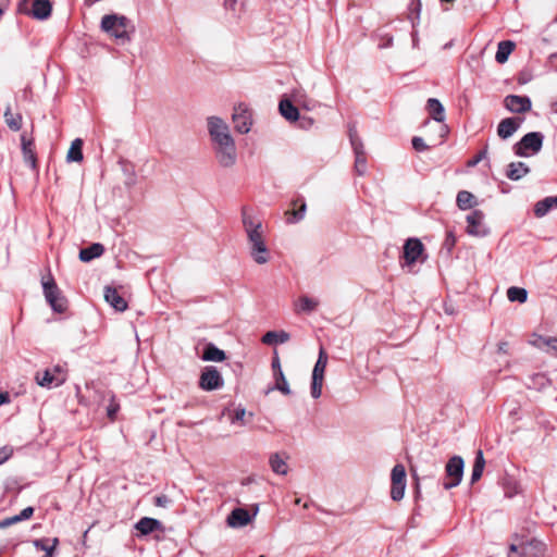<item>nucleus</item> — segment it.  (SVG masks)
Instances as JSON below:
<instances>
[{
	"mask_svg": "<svg viewBox=\"0 0 557 557\" xmlns=\"http://www.w3.org/2000/svg\"><path fill=\"white\" fill-rule=\"evenodd\" d=\"M207 129L218 164L223 169L235 166L237 147L228 124L222 117L211 115L207 117Z\"/></svg>",
	"mask_w": 557,
	"mask_h": 557,
	"instance_id": "obj_1",
	"label": "nucleus"
},
{
	"mask_svg": "<svg viewBox=\"0 0 557 557\" xmlns=\"http://www.w3.org/2000/svg\"><path fill=\"white\" fill-rule=\"evenodd\" d=\"M242 222L250 257L258 264L267 263L271 258V252L265 240V226L258 216L245 208L242 211Z\"/></svg>",
	"mask_w": 557,
	"mask_h": 557,
	"instance_id": "obj_2",
	"label": "nucleus"
},
{
	"mask_svg": "<svg viewBox=\"0 0 557 557\" xmlns=\"http://www.w3.org/2000/svg\"><path fill=\"white\" fill-rule=\"evenodd\" d=\"M101 29L114 37L120 44L131 41V33L134 32V25L124 15L107 14L101 18Z\"/></svg>",
	"mask_w": 557,
	"mask_h": 557,
	"instance_id": "obj_3",
	"label": "nucleus"
},
{
	"mask_svg": "<svg viewBox=\"0 0 557 557\" xmlns=\"http://www.w3.org/2000/svg\"><path fill=\"white\" fill-rule=\"evenodd\" d=\"M232 121L237 133H249L253 124L252 109L245 102L235 103L233 107Z\"/></svg>",
	"mask_w": 557,
	"mask_h": 557,
	"instance_id": "obj_4",
	"label": "nucleus"
},
{
	"mask_svg": "<svg viewBox=\"0 0 557 557\" xmlns=\"http://www.w3.org/2000/svg\"><path fill=\"white\" fill-rule=\"evenodd\" d=\"M544 135L540 132H531L525 134L513 146V151L519 157H529L541 151L543 146Z\"/></svg>",
	"mask_w": 557,
	"mask_h": 557,
	"instance_id": "obj_5",
	"label": "nucleus"
},
{
	"mask_svg": "<svg viewBox=\"0 0 557 557\" xmlns=\"http://www.w3.org/2000/svg\"><path fill=\"white\" fill-rule=\"evenodd\" d=\"M465 462L460 456H453L445 466L443 487L450 490L460 484L463 475Z\"/></svg>",
	"mask_w": 557,
	"mask_h": 557,
	"instance_id": "obj_6",
	"label": "nucleus"
},
{
	"mask_svg": "<svg viewBox=\"0 0 557 557\" xmlns=\"http://www.w3.org/2000/svg\"><path fill=\"white\" fill-rule=\"evenodd\" d=\"M38 385L46 388H53L62 385L66 381V373L60 366L38 371L35 375Z\"/></svg>",
	"mask_w": 557,
	"mask_h": 557,
	"instance_id": "obj_7",
	"label": "nucleus"
},
{
	"mask_svg": "<svg viewBox=\"0 0 557 557\" xmlns=\"http://www.w3.org/2000/svg\"><path fill=\"white\" fill-rule=\"evenodd\" d=\"M327 359L329 357L326 351L321 347L318 360L312 371L311 396L315 399L319 398L322 394L324 372L327 364Z\"/></svg>",
	"mask_w": 557,
	"mask_h": 557,
	"instance_id": "obj_8",
	"label": "nucleus"
},
{
	"mask_svg": "<svg viewBox=\"0 0 557 557\" xmlns=\"http://www.w3.org/2000/svg\"><path fill=\"white\" fill-rule=\"evenodd\" d=\"M44 293L47 301L53 309V311L63 313L67 308V301L65 297L61 294L54 281L51 278L48 282L42 283Z\"/></svg>",
	"mask_w": 557,
	"mask_h": 557,
	"instance_id": "obj_9",
	"label": "nucleus"
},
{
	"mask_svg": "<svg viewBox=\"0 0 557 557\" xmlns=\"http://www.w3.org/2000/svg\"><path fill=\"white\" fill-rule=\"evenodd\" d=\"M221 373L214 367H206L199 379V386L203 391H215L223 386Z\"/></svg>",
	"mask_w": 557,
	"mask_h": 557,
	"instance_id": "obj_10",
	"label": "nucleus"
},
{
	"mask_svg": "<svg viewBox=\"0 0 557 557\" xmlns=\"http://www.w3.org/2000/svg\"><path fill=\"white\" fill-rule=\"evenodd\" d=\"M484 213L481 210H474L467 216V233L472 236L483 237L490 233L484 224Z\"/></svg>",
	"mask_w": 557,
	"mask_h": 557,
	"instance_id": "obj_11",
	"label": "nucleus"
},
{
	"mask_svg": "<svg viewBox=\"0 0 557 557\" xmlns=\"http://www.w3.org/2000/svg\"><path fill=\"white\" fill-rule=\"evenodd\" d=\"M504 106L512 113H524L531 110L532 102L528 96L508 95L504 99Z\"/></svg>",
	"mask_w": 557,
	"mask_h": 557,
	"instance_id": "obj_12",
	"label": "nucleus"
},
{
	"mask_svg": "<svg viewBox=\"0 0 557 557\" xmlns=\"http://www.w3.org/2000/svg\"><path fill=\"white\" fill-rule=\"evenodd\" d=\"M423 244L418 238H409L404 245V259L407 265H411L418 261L423 252Z\"/></svg>",
	"mask_w": 557,
	"mask_h": 557,
	"instance_id": "obj_13",
	"label": "nucleus"
},
{
	"mask_svg": "<svg viewBox=\"0 0 557 557\" xmlns=\"http://www.w3.org/2000/svg\"><path fill=\"white\" fill-rule=\"evenodd\" d=\"M250 515L244 508H235L228 515L226 522L231 528H242L247 525L250 522Z\"/></svg>",
	"mask_w": 557,
	"mask_h": 557,
	"instance_id": "obj_14",
	"label": "nucleus"
},
{
	"mask_svg": "<svg viewBox=\"0 0 557 557\" xmlns=\"http://www.w3.org/2000/svg\"><path fill=\"white\" fill-rule=\"evenodd\" d=\"M530 343L541 350L552 352L557 356V337L534 335Z\"/></svg>",
	"mask_w": 557,
	"mask_h": 557,
	"instance_id": "obj_15",
	"label": "nucleus"
},
{
	"mask_svg": "<svg viewBox=\"0 0 557 557\" xmlns=\"http://www.w3.org/2000/svg\"><path fill=\"white\" fill-rule=\"evenodd\" d=\"M104 299L109 302L116 311L123 312L127 308L126 300L117 293L113 287L107 286L104 288Z\"/></svg>",
	"mask_w": 557,
	"mask_h": 557,
	"instance_id": "obj_16",
	"label": "nucleus"
},
{
	"mask_svg": "<svg viewBox=\"0 0 557 557\" xmlns=\"http://www.w3.org/2000/svg\"><path fill=\"white\" fill-rule=\"evenodd\" d=\"M520 126V121L513 117H506L502 120L497 126V135L502 139L511 137Z\"/></svg>",
	"mask_w": 557,
	"mask_h": 557,
	"instance_id": "obj_17",
	"label": "nucleus"
},
{
	"mask_svg": "<svg viewBox=\"0 0 557 557\" xmlns=\"http://www.w3.org/2000/svg\"><path fill=\"white\" fill-rule=\"evenodd\" d=\"M135 528L141 535H148L154 531L163 530L162 523L153 518L144 517L136 524Z\"/></svg>",
	"mask_w": 557,
	"mask_h": 557,
	"instance_id": "obj_18",
	"label": "nucleus"
},
{
	"mask_svg": "<svg viewBox=\"0 0 557 557\" xmlns=\"http://www.w3.org/2000/svg\"><path fill=\"white\" fill-rule=\"evenodd\" d=\"M52 5L49 0H34L32 15L37 20H47L51 15Z\"/></svg>",
	"mask_w": 557,
	"mask_h": 557,
	"instance_id": "obj_19",
	"label": "nucleus"
},
{
	"mask_svg": "<svg viewBox=\"0 0 557 557\" xmlns=\"http://www.w3.org/2000/svg\"><path fill=\"white\" fill-rule=\"evenodd\" d=\"M530 172L524 162H511L507 166L506 176L511 181H519Z\"/></svg>",
	"mask_w": 557,
	"mask_h": 557,
	"instance_id": "obj_20",
	"label": "nucleus"
},
{
	"mask_svg": "<svg viewBox=\"0 0 557 557\" xmlns=\"http://www.w3.org/2000/svg\"><path fill=\"white\" fill-rule=\"evenodd\" d=\"M557 208V195L546 197L537 201L534 206V214L536 218L545 216L550 209Z\"/></svg>",
	"mask_w": 557,
	"mask_h": 557,
	"instance_id": "obj_21",
	"label": "nucleus"
},
{
	"mask_svg": "<svg viewBox=\"0 0 557 557\" xmlns=\"http://www.w3.org/2000/svg\"><path fill=\"white\" fill-rule=\"evenodd\" d=\"M281 115L290 123H296L300 117L298 108L289 99H281Z\"/></svg>",
	"mask_w": 557,
	"mask_h": 557,
	"instance_id": "obj_22",
	"label": "nucleus"
},
{
	"mask_svg": "<svg viewBox=\"0 0 557 557\" xmlns=\"http://www.w3.org/2000/svg\"><path fill=\"white\" fill-rule=\"evenodd\" d=\"M103 252L104 247L99 243H95L79 251V260L83 262H89L92 259L100 257Z\"/></svg>",
	"mask_w": 557,
	"mask_h": 557,
	"instance_id": "obj_23",
	"label": "nucleus"
},
{
	"mask_svg": "<svg viewBox=\"0 0 557 557\" xmlns=\"http://www.w3.org/2000/svg\"><path fill=\"white\" fill-rule=\"evenodd\" d=\"M428 110L432 119L436 122H444L445 120V110L441 101L436 98H430L428 100Z\"/></svg>",
	"mask_w": 557,
	"mask_h": 557,
	"instance_id": "obj_24",
	"label": "nucleus"
},
{
	"mask_svg": "<svg viewBox=\"0 0 557 557\" xmlns=\"http://www.w3.org/2000/svg\"><path fill=\"white\" fill-rule=\"evenodd\" d=\"M34 513L33 507L24 508L18 515L5 518L0 521V528L5 529L12 524L29 519Z\"/></svg>",
	"mask_w": 557,
	"mask_h": 557,
	"instance_id": "obj_25",
	"label": "nucleus"
},
{
	"mask_svg": "<svg viewBox=\"0 0 557 557\" xmlns=\"http://www.w3.org/2000/svg\"><path fill=\"white\" fill-rule=\"evenodd\" d=\"M3 117L7 126L11 131L17 132L21 129L23 117L20 113H13L10 106L7 107Z\"/></svg>",
	"mask_w": 557,
	"mask_h": 557,
	"instance_id": "obj_26",
	"label": "nucleus"
},
{
	"mask_svg": "<svg viewBox=\"0 0 557 557\" xmlns=\"http://www.w3.org/2000/svg\"><path fill=\"white\" fill-rule=\"evenodd\" d=\"M225 358H226L225 352L223 350H221L220 348H218L215 345L210 343L205 347L203 355H202L203 360L221 362V361L225 360Z\"/></svg>",
	"mask_w": 557,
	"mask_h": 557,
	"instance_id": "obj_27",
	"label": "nucleus"
},
{
	"mask_svg": "<svg viewBox=\"0 0 557 557\" xmlns=\"http://www.w3.org/2000/svg\"><path fill=\"white\" fill-rule=\"evenodd\" d=\"M456 202L460 210H468L476 205L474 195L467 190H460L457 194Z\"/></svg>",
	"mask_w": 557,
	"mask_h": 557,
	"instance_id": "obj_28",
	"label": "nucleus"
},
{
	"mask_svg": "<svg viewBox=\"0 0 557 557\" xmlns=\"http://www.w3.org/2000/svg\"><path fill=\"white\" fill-rule=\"evenodd\" d=\"M82 148L83 140L81 138L74 139L66 154L67 162H81L84 158Z\"/></svg>",
	"mask_w": 557,
	"mask_h": 557,
	"instance_id": "obj_29",
	"label": "nucleus"
},
{
	"mask_svg": "<svg viewBox=\"0 0 557 557\" xmlns=\"http://www.w3.org/2000/svg\"><path fill=\"white\" fill-rule=\"evenodd\" d=\"M484 467H485V459L483 456V451L478 450L475 459H474L473 468H472V473H471V484L475 483L476 481H479L481 479V476L483 474Z\"/></svg>",
	"mask_w": 557,
	"mask_h": 557,
	"instance_id": "obj_30",
	"label": "nucleus"
},
{
	"mask_svg": "<svg viewBox=\"0 0 557 557\" xmlns=\"http://www.w3.org/2000/svg\"><path fill=\"white\" fill-rule=\"evenodd\" d=\"M22 141V151L24 161L29 164L33 169L36 168V156L34 150L32 149V141L28 140L25 135H22L21 137Z\"/></svg>",
	"mask_w": 557,
	"mask_h": 557,
	"instance_id": "obj_31",
	"label": "nucleus"
},
{
	"mask_svg": "<svg viewBox=\"0 0 557 557\" xmlns=\"http://www.w3.org/2000/svg\"><path fill=\"white\" fill-rule=\"evenodd\" d=\"M515 44L511 41H500L495 54V60L498 63H505L508 60L509 54L512 52Z\"/></svg>",
	"mask_w": 557,
	"mask_h": 557,
	"instance_id": "obj_32",
	"label": "nucleus"
},
{
	"mask_svg": "<svg viewBox=\"0 0 557 557\" xmlns=\"http://www.w3.org/2000/svg\"><path fill=\"white\" fill-rule=\"evenodd\" d=\"M59 539L58 537H53V539H48V537H44V539H37L33 542L34 546L38 549V550H42L45 553H48L50 550H57V547L59 545Z\"/></svg>",
	"mask_w": 557,
	"mask_h": 557,
	"instance_id": "obj_33",
	"label": "nucleus"
},
{
	"mask_svg": "<svg viewBox=\"0 0 557 557\" xmlns=\"http://www.w3.org/2000/svg\"><path fill=\"white\" fill-rule=\"evenodd\" d=\"M355 153V170L358 175H364L367 172V157L363 147L352 149Z\"/></svg>",
	"mask_w": 557,
	"mask_h": 557,
	"instance_id": "obj_34",
	"label": "nucleus"
},
{
	"mask_svg": "<svg viewBox=\"0 0 557 557\" xmlns=\"http://www.w3.org/2000/svg\"><path fill=\"white\" fill-rule=\"evenodd\" d=\"M319 302L318 300L313 298H309L307 296H304L299 298V300L296 302V310L298 312H312L317 309Z\"/></svg>",
	"mask_w": 557,
	"mask_h": 557,
	"instance_id": "obj_35",
	"label": "nucleus"
},
{
	"mask_svg": "<svg viewBox=\"0 0 557 557\" xmlns=\"http://www.w3.org/2000/svg\"><path fill=\"white\" fill-rule=\"evenodd\" d=\"M507 298L512 302L523 304L527 301L528 292L524 288L512 286L507 289Z\"/></svg>",
	"mask_w": 557,
	"mask_h": 557,
	"instance_id": "obj_36",
	"label": "nucleus"
},
{
	"mask_svg": "<svg viewBox=\"0 0 557 557\" xmlns=\"http://www.w3.org/2000/svg\"><path fill=\"white\" fill-rule=\"evenodd\" d=\"M251 412L247 413L244 408L238 407L234 410L230 419L232 424L239 423L240 425H246L251 420Z\"/></svg>",
	"mask_w": 557,
	"mask_h": 557,
	"instance_id": "obj_37",
	"label": "nucleus"
},
{
	"mask_svg": "<svg viewBox=\"0 0 557 557\" xmlns=\"http://www.w3.org/2000/svg\"><path fill=\"white\" fill-rule=\"evenodd\" d=\"M306 212V203L304 201L300 202L298 209L294 208L293 210H287L285 212L286 222L287 223H296L304 219Z\"/></svg>",
	"mask_w": 557,
	"mask_h": 557,
	"instance_id": "obj_38",
	"label": "nucleus"
},
{
	"mask_svg": "<svg viewBox=\"0 0 557 557\" xmlns=\"http://www.w3.org/2000/svg\"><path fill=\"white\" fill-rule=\"evenodd\" d=\"M271 366H272V370H273L274 382H273L272 386H270L265 389V394H269L272 391L278 389V352L276 349H274V355L272 358Z\"/></svg>",
	"mask_w": 557,
	"mask_h": 557,
	"instance_id": "obj_39",
	"label": "nucleus"
},
{
	"mask_svg": "<svg viewBox=\"0 0 557 557\" xmlns=\"http://www.w3.org/2000/svg\"><path fill=\"white\" fill-rule=\"evenodd\" d=\"M392 483H406V469L403 465L397 463L392 469L391 473Z\"/></svg>",
	"mask_w": 557,
	"mask_h": 557,
	"instance_id": "obj_40",
	"label": "nucleus"
},
{
	"mask_svg": "<svg viewBox=\"0 0 557 557\" xmlns=\"http://www.w3.org/2000/svg\"><path fill=\"white\" fill-rule=\"evenodd\" d=\"M406 490V483H392L391 498L394 502H399L404 498Z\"/></svg>",
	"mask_w": 557,
	"mask_h": 557,
	"instance_id": "obj_41",
	"label": "nucleus"
},
{
	"mask_svg": "<svg viewBox=\"0 0 557 557\" xmlns=\"http://www.w3.org/2000/svg\"><path fill=\"white\" fill-rule=\"evenodd\" d=\"M349 139H350L352 149H359V148L363 147V144H362L360 137L358 136V133H357V129L355 126L349 127Z\"/></svg>",
	"mask_w": 557,
	"mask_h": 557,
	"instance_id": "obj_42",
	"label": "nucleus"
},
{
	"mask_svg": "<svg viewBox=\"0 0 557 557\" xmlns=\"http://www.w3.org/2000/svg\"><path fill=\"white\" fill-rule=\"evenodd\" d=\"M524 555V545L510 544L508 557H522Z\"/></svg>",
	"mask_w": 557,
	"mask_h": 557,
	"instance_id": "obj_43",
	"label": "nucleus"
},
{
	"mask_svg": "<svg viewBox=\"0 0 557 557\" xmlns=\"http://www.w3.org/2000/svg\"><path fill=\"white\" fill-rule=\"evenodd\" d=\"M262 343L272 345L278 343V333L276 331H270L262 337Z\"/></svg>",
	"mask_w": 557,
	"mask_h": 557,
	"instance_id": "obj_44",
	"label": "nucleus"
},
{
	"mask_svg": "<svg viewBox=\"0 0 557 557\" xmlns=\"http://www.w3.org/2000/svg\"><path fill=\"white\" fill-rule=\"evenodd\" d=\"M487 156V146H485L473 159L469 160L468 166H475L480 161L484 160Z\"/></svg>",
	"mask_w": 557,
	"mask_h": 557,
	"instance_id": "obj_45",
	"label": "nucleus"
},
{
	"mask_svg": "<svg viewBox=\"0 0 557 557\" xmlns=\"http://www.w3.org/2000/svg\"><path fill=\"white\" fill-rule=\"evenodd\" d=\"M298 126L302 129H309L313 125L314 121L310 116H301L298 119Z\"/></svg>",
	"mask_w": 557,
	"mask_h": 557,
	"instance_id": "obj_46",
	"label": "nucleus"
},
{
	"mask_svg": "<svg viewBox=\"0 0 557 557\" xmlns=\"http://www.w3.org/2000/svg\"><path fill=\"white\" fill-rule=\"evenodd\" d=\"M119 408H120L119 404H117V403H115L114 397H112V398H111V403H110V405H109V406H108V408H107L108 417H109L111 420H114L115 414H116V412L119 411Z\"/></svg>",
	"mask_w": 557,
	"mask_h": 557,
	"instance_id": "obj_47",
	"label": "nucleus"
},
{
	"mask_svg": "<svg viewBox=\"0 0 557 557\" xmlns=\"http://www.w3.org/2000/svg\"><path fill=\"white\" fill-rule=\"evenodd\" d=\"M171 504V499L162 494V495H158L154 497V505L158 506V507H168L169 505Z\"/></svg>",
	"mask_w": 557,
	"mask_h": 557,
	"instance_id": "obj_48",
	"label": "nucleus"
},
{
	"mask_svg": "<svg viewBox=\"0 0 557 557\" xmlns=\"http://www.w3.org/2000/svg\"><path fill=\"white\" fill-rule=\"evenodd\" d=\"M412 147L417 151H424L428 149V146L425 145L423 138L421 137H413L412 138Z\"/></svg>",
	"mask_w": 557,
	"mask_h": 557,
	"instance_id": "obj_49",
	"label": "nucleus"
},
{
	"mask_svg": "<svg viewBox=\"0 0 557 557\" xmlns=\"http://www.w3.org/2000/svg\"><path fill=\"white\" fill-rule=\"evenodd\" d=\"M13 453V449L9 446L0 448V465L7 461Z\"/></svg>",
	"mask_w": 557,
	"mask_h": 557,
	"instance_id": "obj_50",
	"label": "nucleus"
},
{
	"mask_svg": "<svg viewBox=\"0 0 557 557\" xmlns=\"http://www.w3.org/2000/svg\"><path fill=\"white\" fill-rule=\"evenodd\" d=\"M281 393L285 394V395L290 394L288 383L282 372H281Z\"/></svg>",
	"mask_w": 557,
	"mask_h": 557,
	"instance_id": "obj_51",
	"label": "nucleus"
},
{
	"mask_svg": "<svg viewBox=\"0 0 557 557\" xmlns=\"http://www.w3.org/2000/svg\"><path fill=\"white\" fill-rule=\"evenodd\" d=\"M270 465L274 472L278 473V454L275 453L270 458Z\"/></svg>",
	"mask_w": 557,
	"mask_h": 557,
	"instance_id": "obj_52",
	"label": "nucleus"
},
{
	"mask_svg": "<svg viewBox=\"0 0 557 557\" xmlns=\"http://www.w3.org/2000/svg\"><path fill=\"white\" fill-rule=\"evenodd\" d=\"M456 243V238L451 232L447 233L446 239H445V246L450 250Z\"/></svg>",
	"mask_w": 557,
	"mask_h": 557,
	"instance_id": "obj_53",
	"label": "nucleus"
},
{
	"mask_svg": "<svg viewBox=\"0 0 557 557\" xmlns=\"http://www.w3.org/2000/svg\"><path fill=\"white\" fill-rule=\"evenodd\" d=\"M534 380L539 382L540 385H544L546 382V377L543 374H536Z\"/></svg>",
	"mask_w": 557,
	"mask_h": 557,
	"instance_id": "obj_54",
	"label": "nucleus"
},
{
	"mask_svg": "<svg viewBox=\"0 0 557 557\" xmlns=\"http://www.w3.org/2000/svg\"><path fill=\"white\" fill-rule=\"evenodd\" d=\"M507 347H508V344L503 342V343H499L498 345V351L499 352H503V354H507Z\"/></svg>",
	"mask_w": 557,
	"mask_h": 557,
	"instance_id": "obj_55",
	"label": "nucleus"
},
{
	"mask_svg": "<svg viewBox=\"0 0 557 557\" xmlns=\"http://www.w3.org/2000/svg\"><path fill=\"white\" fill-rule=\"evenodd\" d=\"M288 339H289V334L286 333L285 331L281 330V344L287 342Z\"/></svg>",
	"mask_w": 557,
	"mask_h": 557,
	"instance_id": "obj_56",
	"label": "nucleus"
},
{
	"mask_svg": "<svg viewBox=\"0 0 557 557\" xmlns=\"http://www.w3.org/2000/svg\"><path fill=\"white\" fill-rule=\"evenodd\" d=\"M8 401H9V396H8V394H7V393H0V406H1L2 404L8 403Z\"/></svg>",
	"mask_w": 557,
	"mask_h": 557,
	"instance_id": "obj_57",
	"label": "nucleus"
},
{
	"mask_svg": "<svg viewBox=\"0 0 557 557\" xmlns=\"http://www.w3.org/2000/svg\"><path fill=\"white\" fill-rule=\"evenodd\" d=\"M55 554V550H50L48 553H45L44 557H53Z\"/></svg>",
	"mask_w": 557,
	"mask_h": 557,
	"instance_id": "obj_58",
	"label": "nucleus"
},
{
	"mask_svg": "<svg viewBox=\"0 0 557 557\" xmlns=\"http://www.w3.org/2000/svg\"><path fill=\"white\" fill-rule=\"evenodd\" d=\"M283 466H284V463H283V461L281 460V470H280V473H281V474H286L287 470H286L285 468L283 469Z\"/></svg>",
	"mask_w": 557,
	"mask_h": 557,
	"instance_id": "obj_59",
	"label": "nucleus"
},
{
	"mask_svg": "<svg viewBox=\"0 0 557 557\" xmlns=\"http://www.w3.org/2000/svg\"><path fill=\"white\" fill-rule=\"evenodd\" d=\"M392 40H393L392 37H389L388 40H386L387 46H389L392 44Z\"/></svg>",
	"mask_w": 557,
	"mask_h": 557,
	"instance_id": "obj_60",
	"label": "nucleus"
},
{
	"mask_svg": "<svg viewBox=\"0 0 557 557\" xmlns=\"http://www.w3.org/2000/svg\"><path fill=\"white\" fill-rule=\"evenodd\" d=\"M3 14V9L0 8V16Z\"/></svg>",
	"mask_w": 557,
	"mask_h": 557,
	"instance_id": "obj_61",
	"label": "nucleus"
},
{
	"mask_svg": "<svg viewBox=\"0 0 557 557\" xmlns=\"http://www.w3.org/2000/svg\"><path fill=\"white\" fill-rule=\"evenodd\" d=\"M260 557H265V556L261 555Z\"/></svg>",
	"mask_w": 557,
	"mask_h": 557,
	"instance_id": "obj_62",
	"label": "nucleus"
}]
</instances>
